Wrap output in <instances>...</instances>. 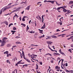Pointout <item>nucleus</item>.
I'll list each match as a JSON object with an SVG mask.
<instances>
[{
  "mask_svg": "<svg viewBox=\"0 0 73 73\" xmlns=\"http://www.w3.org/2000/svg\"><path fill=\"white\" fill-rule=\"evenodd\" d=\"M7 39V38L6 37L3 38L2 39V42L0 46H3L5 44V43H6L5 41H6Z\"/></svg>",
  "mask_w": 73,
  "mask_h": 73,
  "instance_id": "1",
  "label": "nucleus"
},
{
  "mask_svg": "<svg viewBox=\"0 0 73 73\" xmlns=\"http://www.w3.org/2000/svg\"><path fill=\"white\" fill-rule=\"evenodd\" d=\"M22 56H23V58H24L25 60H26L27 61V62H30V60H29V59L25 58V55L24 54V52L23 51H22Z\"/></svg>",
  "mask_w": 73,
  "mask_h": 73,
  "instance_id": "2",
  "label": "nucleus"
},
{
  "mask_svg": "<svg viewBox=\"0 0 73 73\" xmlns=\"http://www.w3.org/2000/svg\"><path fill=\"white\" fill-rule=\"evenodd\" d=\"M36 18L39 20H40V21H42V19L40 17V16L39 15H38V16L36 17Z\"/></svg>",
  "mask_w": 73,
  "mask_h": 73,
  "instance_id": "3",
  "label": "nucleus"
},
{
  "mask_svg": "<svg viewBox=\"0 0 73 73\" xmlns=\"http://www.w3.org/2000/svg\"><path fill=\"white\" fill-rule=\"evenodd\" d=\"M9 7L8 6H6L5 8L3 9V11H5L6 9H9Z\"/></svg>",
  "mask_w": 73,
  "mask_h": 73,
  "instance_id": "4",
  "label": "nucleus"
},
{
  "mask_svg": "<svg viewBox=\"0 0 73 73\" xmlns=\"http://www.w3.org/2000/svg\"><path fill=\"white\" fill-rule=\"evenodd\" d=\"M30 7H31V5L27 6L25 10H28V11H29V9H30Z\"/></svg>",
  "mask_w": 73,
  "mask_h": 73,
  "instance_id": "5",
  "label": "nucleus"
},
{
  "mask_svg": "<svg viewBox=\"0 0 73 73\" xmlns=\"http://www.w3.org/2000/svg\"><path fill=\"white\" fill-rule=\"evenodd\" d=\"M21 8V7H19L18 9H17L15 10V12H17V11H20V9Z\"/></svg>",
  "mask_w": 73,
  "mask_h": 73,
  "instance_id": "6",
  "label": "nucleus"
},
{
  "mask_svg": "<svg viewBox=\"0 0 73 73\" xmlns=\"http://www.w3.org/2000/svg\"><path fill=\"white\" fill-rule=\"evenodd\" d=\"M47 44H48V45L49 44H52V43H53V42L51 41H48L47 42Z\"/></svg>",
  "mask_w": 73,
  "mask_h": 73,
  "instance_id": "7",
  "label": "nucleus"
},
{
  "mask_svg": "<svg viewBox=\"0 0 73 73\" xmlns=\"http://www.w3.org/2000/svg\"><path fill=\"white\" fill-rule=\"evenodd\" d=\"M55 69H59V70H60V67H58V66H56L55 67Z\"/></svg>",
  "mask_w": 73,
  "mask_h": 73,
  "instance_id": "8",
  "label": "nucleus"
},
{
  "mask_svg": "<svg viewBox=\"0 0 73 73\" xmlns=\"http://www.w3.org/2000/svg\"><path fill=\"white\" fill-rule=\"evenodd\" d=\"M63 12H64L65 13H66V12L68 11V10H66V9L64 8L63 9Z\"/></svg>",
  "mask_w": 73,
  "mask_h": 73,
  "instance_id": "9",
  "label": "nucleus"
},
{
  "mask_svg": "<svg viewBox=\"0 0 73 73\" xmlns=\"http://www.w3.org/2000/svg\"><path fill=\"white\" fill-rule=\"evenodd\" d=\"M61 8H64L63 7H58V8H57V9L58 11V10H60Z\"/></svg>",
  "mask_w": 73,
  "mask_h": 73,
  "instance_id": "10",
  "label": "nucleus"
},
{
  "mask_svg": "<svg viewBox=\"0 0 73 73\" xmlns=\"http://www.w3.org/2000/svg\"><path fill=\"white\" fill-rule=\"evenodd\" d=\"M38 31H39L40 32L39 33H42V34L43 33H42V32H43V30H41L40 29H38Z\"/></svg>",
  "mask_w": 73,
  "mask_h": 73,
  "instance_id": "11",
  "label": "nucleus"
},
{
  "mask_svg": "<svg viewBox=\"0 0 73 73\" xmlns=\"http://www.w3.org/2000/svg\"><path fill=\"white\" fill-rule=\"evenodd\" d=\"M45 27V23H44L43 26L41 27V29H44Z\"/></svg>",
  "mask_w": 73,
  "mask_h": 73,
  "instance_id": "12",
  "label": "nucleus"
},
{
  "mask_svg": "<svg viewBox=\"0 0 73 73\" xmlns=\"http://www.w3.org/2000/svg\"><path fill=\"white\" fill-rule=\"evenodd\" d=\"M16 44H21L22 43L20 42L17 41L16 42Z\"/></svg>",
  "mask_w": 73,
  "mask_h": 73,
  "instance_id": "13",
  "label": "nucleus"
},
{
  "mask_svg": "<svg viewBox=\"0 0 73 73\" xmlns=\"http://www.w3.org/2000/svg\"><path fill=\"white\" fill-rule=\"evenodd\" d=\"M60 22H62L63 21V17H62L60 19Z\"/></svg>",
  "mask_w": 73,
  "mask_h": 73,
  "instance_id": "14",
  "label": "nucleus"
},
{
  "mask_svg": "<svg viewBox=\"0 0 73 73\" xmlns=\"http://www.w3.org/2000/svg\"><path fill=\"white\" fill-rule=\"evenodd\" d=\"M3 23L4 24H5L7 25H8V22L7 21H5L3 22Z\"/></svg>",
  "mask_w": 73,
  "mask_h": 73,
  "instance_id": "15",
  "label": "nucleus"
},
{
  "mask_svg": "<svg viewBox=\"0 0 73 73\" xmlns=\"http://www.w3.org/2000/svg\"><path fill=\"white\" fill-rule=\"evenodd\" d=\"M51 36H49L46 38V40H48V39H51Z\"/></svg>",
  "mask_w": 73,
  "mask_h": 73,
  "instance_id": "16",
  "label": "nucleus"
},
{
  "mask_svg": "<svg viewBox=\"0 0 73 73\" xmlns=\"http://www.w3.org/2000/svg\"><path fill=\"white\" fill-rule=\"evenodd\" d=\"M70 39H71L72 41L73 42V35L70 36Z\"/></svg>",
  "mask_w": 73,
  "mask_h": 73,
  "instance_id": "17",
  "label": "nucleus"
},
{
  "mask_svg": "<svg viewBox=\"0 0 73 73\" xmlns=\"http://www.w3.org/2000/svg\"><path fill=\"white\" fill-rule=\"evenodd\" d=\"M48 47L49 48V49H50L51 50V51H53V50L52 49H51L50 48V47L49 44H48Z\"/></svg>",
  "mask_w": 73,
  "mask_h": 73,
  "instance_id": "18",
  "label": "nucleus"
},
{
  "mask_svg": "<svg viewBox=\"0 0 73 73\" xmlns=\"http://www.w3.org/2000/svg\"><path fill=\"white\" fill-rule=\"evenodd\" d=\"M25 16H24L23 19H22V21H25Z\"/></svg>",
  "mask_w": 73,
  "mask_h": 73,
  "instance_id": "19",
  "label": "nucleus"
},
{
  "mask_svg": "<svg viewBox=\"0 0 73 73\" xmlns=\"http://www.w3.org/2000/svg\"><path fill=\"white\" fill-rule=\"evenodd\" d=\"M4 54H8V51H6L4 52Z\"/></svg>",
  "mask_w": 73,
  "mask_h": 73,
  "instance_id": "20",
  "label": "nucleus"
},
{
  "mask_svg": "<svg viewBox=\"0 0 73 73\" xmlns=\"http://www.w3.org/2000/svg\"><path fill=\"white\" fill-rule=\"evenodd\" d=\"M15 15L14 16V18H13V20H15V16H16V17H17V18L18 17V16L16 14H15Z\"/></svg>",
  "mask_w": 73,
  "mask_h": 73,
  "instance_id": "21",
  "label": "nucleus"
},
{
  "mask_svg": "<svg viewBox=\"0 0 73 73\" xmlns=\"http://www.w3.org/2000/svg\"><path fill=\"white\" fill-rule=\"evenodd\" d=\"M70 12H71V11H70V13H66L65 14V16H68V14H69V13H70Z\"/></svg>",
  "mask_w": 73,
  "mask_h": 73,
  "instance_id": "22",
  "label": "nucleus"
},
{
  "mask_svg": "<svg viewBox=\"0 0 73 73\" xmlns=\"http://www.w3.org/2000/svg\"><path fill=\"white\" fill-rule=\"evenodd\" d=\"M31 46H38V45H35L33 44H31Z\"/></svg>",
  "mask_w": 73,
  "mask_h": 73,
  "instance_id": "23",
  "label": "nucleus"
},
{
  "mask_svg": "<svg viewBox=\"0 0 73 73\" xmlns=\"http://www.w3.org/2000/svg\"><path fill=\"white\" fill-rule=\"evenodd\" d=\"M60 53H61V54H62V55H64V56H65V54L64 52H61Z\"/></svg>",
  "mask_w": 73,
  "mask_h": 73,
  "instance_id": "24",
  "label": "nucleus"
},
{
  "mask_svg": "<svg viewBox=\"0 0 73 73\" xmlns=\"http://www.w3.org/2000/svg\"><path fill=\"white\" fill-rule=\"evenodd\" d=\"M36 69H38V65L37 64H36Z\"/></svg>",
  "mask_w": 73,
  "mask_h": 73,
  "instance_id": "25",
  "label": "nucleus"
},
{
  "mask_svg": "<svg viewBox=\"0 0 73 73\" xmlns=\"http://www.w3.org/2000/svg\"><path fill=\"white\" fill-rule=\"evenodd\" d=\"M44 17V16L42 15V23H43V21H44V17Z\"/></svg>",
  "mask_w": 73,
  "mask_h": 73,
  "instance_id": "26",
  "label": "nucleus"
},
{
  "mask_svg": "<svg viewBox=\"0 0 73 73\" xmlns=\"http://www.w3.org/2000/svg\"><path fill=\"white\" fill-rule=\"evenodd\" d=\"M38 35V33H35L34 34V36H37Z\"/></svg>",
  "mask_w": 73,
  "mask_h": 73,
  "instance_id": "27",
  "label": "nucleus"
},
{
  "mask_svg": "<svg viewBox=\"0 0 73 73\" xmlns=\"http://www.w3.org/2000/svg\"><path fill=\"white\" fill-rule=\"evenodd\" d=\"M21 25H23L24 26V27H25V26H26L25 25V24H24V23H22L21 24Z\"/></svg>",
  "mask_w": 73,
  "mask_h": 73,
  "instance_id": "28",
  "label": "nucleus"
},
{
  "mask_svg": "<svg viewBox=\"0 0 73 73\" xmlns=\"http://www.w3.org/2000/svg\"><path fill=\"white\" fill-rule=\"evenodd\" d=\"M70 4H73V1H70L69 2Z\"/></svg>",
  "mask_w": 73,
  "mask_h": 73,
  "instance_id": "29",
  "label": "nucleus"
},
{
  "mask_svg": "<svg viewBox=\"0 0 73 73\" xmlns=\"http://www.w3.org/2000/svg\"><path fill=\"white\" fill-rule=\"evenodd\" d=\"M54 1H50V3H51L52 4H54Z\"/></svg>",
  "mask_w": 73,
  "mask_h": 73,
  "instance_id": "30",
  "label": "nucleus"
},
{
  "mask_svg": "<svg viewBox=\"0 0 73 73\" xmlns=\"http://www.w3.org/2000/svg\"><path fill=\"white\" fill-rule=\"evenodd\" d=\"M31 58H32V59H33V60H36V59H34V58H33V57H32V55H31Z\"/></svg>",
  "mask_w": 73,
  "mask_h": 73,
  "instance_id": "31",
  "label": "nucleus"
},
{
  "mask_svg": "<svg viewBox=\"0 0 73 73\" xmlns=\"http://www.w3.org/2000/svg\"><path fill=\"white\" fill-rule=\"evenodd\" d=\"M29 29V28L28 27V25H27V30H28V29Z\"/></svg>",
  "mask_w": 73,
  "mask_h": 73,
  "instance_id": "32",
  "label": "nucleus"
},
{
  "mask_svg": "<svg viewBox=\"0 0 73 73\" xmlns=\"http://www.w3.org/2000/svg\"><path fill=\"white\" fill-rule=\"evenodd\" d=\"M11 32L12 33H15L16 32V31H11Z\"/></svg>",
  "mask_w": 73,
  "mask_h": 73,
  "instance_id": "33",
  "label": "nucleus"
},
{
  "mask_svg": "<svg viewBox=\"0 0 73 73\" xmlns=\"http://www.w3.org/2000/svg\"><path fill=\"white\" fill-rule=\"evenodd\" d=\"M68 51H69V52H70L71 53H72V50H71L70 49H69L68 50Z\"/></svg>",
  "mask_w": 73,
  "mask_h": 73,
  "instance_id": "34",
  "label": "nucleus"
},
{
  "mask_svg": "<svg viewBox=\"0 0 73 73\" xmlns=\"http://www.w3.org/2000/svg\"><path fill=\"white\" fill-rule=\"evenodd\" d=\"M16 28L15 27H14L13 28V30H16Z\"/></svg>",
  "mask_w": 73,
  "mask_h": 73,
  "instance_id": "35",
  "label": "nucleus"
},
{
  "mask_svg": "<svg viewBox=\"0 0 73 73\" xmlns=\"http://www.w3.org/2000/svg\"><path fill=\"white\" fill-rule=\"evenodd\" d=\"M60 30L59 29H57L56 30V32H60Z\"/></svg>",
  "mask_w": 73,
  "mask_h": 73,
  "instance_id": "36",
  "label": "nucleus"
},
{
  "mask_svg": "<svg viewBox=\"0 0 73 73\" xmlns=\"http://www.w3.org/2000/svg\"><path fill=\"white\" fill-rule=\"evenodd\" d=\"M11 25H13V23H11L9 24V27H10Z\"/></svg>",
  "mask_w": 73,
  "mask_h": 73,
  "instance_id": "37",
  "label": "nucleus"
},
{
  "mask_svg": "<svg viewBox=\"0 0 73 73\" xmlns=\"http://www.w3.org/2000/svg\"><path fill=\"white\" fill-rule=\"evenodd\" d=\"M23 66H25L26 67H28V65H23Z\"/></svg>",
  "mask_w": 73,
  "mask_h": 73,
  "instance_id": "38",
  "label": "nucleus"
},
{
  "mask_svg": "<svg viewBox=\"0 0 73 73\" xmlns=\"http://www.w3.org/2000/svg\"><path fill=\"white\" fill-rule=\"evenodd\" d=\"M15 72H16V73H17V69H15L14 70Z\"/></svg>",
  "mask_w": 73,
  "mask_h": 73,
  "instance_id": "39",
  "label": "nucleus"
},
{
  "mask_svg": "<svg viewBox=\"0 0 73 73\" xmlns=\"http://www.w3.org/2000/svg\"><path fill=\"white\" fill-rule=\"evenodd\" d=\"M41 2H38V3H37V5H38V4H39V3H41Z\"/></svg>",
  "mask_w": 73,
  "mask_h": 73,
  "instance_id": "40",
  "label": "nucleus"
},
{
  "mask_svg": "<svg viewBox=\"0 0 73 73\" xmlns=\"http://www.w3.org/2000/svg\"><path fill=\"white\" fill-rule=\"evenodd\" d=\"M64 34H63L62 35H59L58 36H57L58 37H60L61 36H62V35H64Z\"/></svg>",
  "mask_w": 73,
  "mask_h": 73,
  "instance_id": "41",
  "label": "nucleus"
},
{
  "mask_svg": "<svg viewBox=\"0 0 73 73\" xmlns=\"http://www.w3.org/2000/svg\"><path fill=\"white\" fill-rule=\"evenodd\" d=\"M48 54H49L50 56H52V55H51V54H49V53L47 54H46V55H48Z\"/></svg>",
  "mask_w": 73,
  "mask_h": 73,
  "instance_id": "42",
  "label": "nucleus"
},
{
  "mask_svg": "<svg viewBox=\"0 0 73 73\" xmlns=\"http://www.w3.org/2000/svg\"><path fill=\"white\" fill-rule=\"evenodd\" d=\"M69 72H70V73H73V70H71V71H69Z\"/></svg>",
  "mask_w": 73,
  "mask_h": 73,
  "instance_id": "43",
  "label": "nucleus"
},
{
  "mask_svg": "<svg viewBox=\"0 0 73 73\" xmlns=\"http://www.w3.org/2000/svg\"><path fill=\"white\" fill-rule=\"evenodd\" d=\"M17 63H18V64H21V62H20V61H19V62H17Z\"/></svg>",
  "mask_w": 73,
  "mask_h": 73,
  "instance_id": "44",
  "label": "nucleus"
},
{
  "mask_svg": "<svg viewBox=\"0 0 73 73\" xmlns=\"http://www.w3.org/2000/svg\"><path fill=\"white\" fill-rule=\"evenodd\" d=\"M66 72H67L68 73H68H70V71H68V70H66Z\"/></svg>",
  "mask_w": 73,
  "mask_h": 73,
  "instance_id": "45",
  "label": "nucleus"
},
{
  "mask_svg": "<svg viewBox=\"0 0 73 73\" xmlns=\"http://www.w3.org/2000/svg\"><path fill=\"white\" fill-rule=\"evenodd\" d=\"M7 47H9V44H8L7 45Z\"/></svg>",
  "mask_w": 73,
  "mask_h": 73,
  "instance_id": "46",
  "label": "nucleus"
},
{
  "mask_svg": "<svg viewBox=\"0 0 73 73\" xmlns=\"http://www.w3.org/2000/svg\"><path fill=\"white\" fill-rule=\"evenodd\" d=\"M51 37H52V38H54V35L51 36Z\"/></svg>",
  "mask_w": 73,
  "mask_h": 73,
  "instance_id": "47",
  "label": "nucleus"
},
{
  "mask_svg": "<svg viewBox=\"0 0 73 73\" xmlns=\"http://www.w3.org/2000/svg\"><path fill=\"white\" fill-rule=\"evenodd\" d=\"M58 54V53H54V56H55V54Z\"/></svg>",
  "mask_w": 73,
  "mask_h": 73,
  "instance_id": "48",
  "label": "nucleus"
},
{
  "mask_svg": "<svg viewBox=\"0 0 73 73\" xmlns=\"http://www.w3.org/2000/svg\"><path fill=\"white\" fill-rule=\"evenodd\" d=\"M7 62L8 63L9 62V60H7Z\"/></svg>",
  "mask_w": 73,
  "mask_h": 73,
  "instance_id": "49",
  "label": "nucleus"
},
{
  "mask_svg": "<svg viewBox=\"0 0 73 73\" xmlns=\"http://www.w3.org/2000/svg\"><path fill=\"white\" fill-rule=\"evenodd\" d=\"M59 24H60V25H62V23H61V22H59Z\"/></svg>",
  "mask_w": 73,
  "mask_h": 73,
  "instance_id": "50",
  "label": "nucleus"
},
{
  "mask_svg": "<svg viewBox=\"0 0 73 73\" xmlns=\"http://www.w3.org/2000/svg\"><path fill=\"white\" fill-rule=\"evenodd\" d=\"M35 33V31H32V33Z\"/></svg>",
  "mask_w": 73,
  "mask_h": 73,
  "instance_id": "51",
  "label": "nucleus"
},
{
  "mask_svg": "<svg viewBox=\"0 0 73 73\" xmlns=\"http://www.w3.org/2000/svg\"><path fill=\"white\" fill-rule=\"evenodd\" d=\"M57 38V36H56L54 35V38Z\"/></svg>",
  "mask_w": 73,
  "mask_h": 73,
  "instance_id": "52",
  "label": "nucleus"
},
{
  "mask_svg": "<svg viewBox=\"0 0 73 73\" xmlns=\"http://www.w3.org/2000/svg\"><path fill=\"white\" fill-rule=\"evenodd\" d=\"M25 18H26V19H28V17L27 16H25Z\"/></svg>",
  "mask_w": 73,
  "mask_h": 73,
  "instance_id": "53",
  "label": "nucleus"
},
{
  "mask_svg": "<svg viewBox=\"0 0 73 73\" xmlns=\"http://www.w3.org/2000/svg\"><path fill=\"white\" fill-rule=\"evenodd\" d=\"M59 51L60 53H61V52H62V51H61V49H60L59 50Z\"/></svg>",
  "mask_w": 73,
  "mask_h": 73,
  "instance_id": "54",
  "label": "nucleus"
},
{
  "mask_svg": "<svg viewBox=\"0 0 73 73\" xmlns=\"http://www.w3.org/2000/svg\"><path fill=\"white\" fill-rule=\"evenodd\" d=\"M54 51L55 52H56V53H57V51L56 50H53V51Z\"/></svg>",
  "mask_w": 73,
  "mask_h": 73,
  "instance_id": "55",
  "label": "nucleus"
},
{
  "mask_svg": "<svg viewBox=\"0 0 73 73\" xmlns=\"http://www.w3.org/2000/svg\"><path fill=\"white\" fill-rule=\"evenodd\" d=\"M39 63L40 64H41V65H42V62H40Z\"/></svg>",
  "mask_w": 73,
  "mask_h": 73,
  "instance_id": "56",
  "label": "nucleus"
},
{
  "mask_svg": "<svg viewBox=\"0 0 73 73\" xmlns=\"http://www.w3.org/2000/svg\"><path fill=\"white\" fill-rule=\"evenodd\" d=\"M42 37V36H39V38H41Z\"/></svg>",
  "mask_w": 73,
  "mask_h": 73,
  "instance_id": "57",
  "label": "nucleus"
},
{
  "mask_svg": "<svg viewBox=\"0 0 73 73\" xmlns=\"http://www.w3.org/2000/svg\"><path fill=\"white\" fill-rule=\"evenodd\" d=\"M67 11H68L67 13H70V10H68Z\"/></svg>",
  "mask_w": 73,
  "mask_h": 73,
  "instance_id": "58",
  "label": "nucleus"
},
{
  "mask_svg": "<svg viewBox=\"0 0 73 73\" xmlns=\"http://www.w3.org/2000/svg\"><path fill=\"white\" fill-rule=\"evenodd\" d=\"M2 11L1 10L0 12V15H1V13H2Z\"/></svg>",
  "mask_w": 73,
  "mask_h": 73,
  "instance_id": "59",
  "label": "nucleus"
},
{
  "mask_svg": "<svg viewBox=\"0 0 73 73\" xmlns=\"http://www.w3.org/2000/svg\"><path fill=\"white\" fill-rule=\"evenodd\" d=\"M66 66H68V63H66Z\"/></svg>",
  "mask_w": 73,
  "mask_h": 73,
  "instance_id": "60",
  "label": "nucleus"
},
{
  "mask_svg": "<svg viewBox=\"0 0 73 73\" xmlns=\"http://www.w3.org/2000/svg\"><path fill=\"white\" fill-rule=\"evenodd\" d=\"M31 20H30L29 21V24H30L31 23Z\"/></svg>",
  "mask_w": 73,
  "mask_h": 73,
  "instance_id": "61",
  "label": "nucleus"
},
{
  "mask_svg": "<svg viewBox=\"0 0 73 73\" xmlns=\"http://www.w3.org/2000/svg\"><path fill=\"white\" fill-rule=\"evenodd\" d=\"M44 3H46V2H47V0H44Z\"/></svg>",
  "mask_w": 73,
  "mask_h": 73,
  "instance_id": "62",
  "label": "nucleus"
},
{
  "mask_svg": "<svg viewBox=\"0 0 73 73\" xmlns=\"http://www.w3.org/2000/svg\"><path fill=\"white\" fill-rule=\"evenodd\" d=\"M71 47H72V48H73V44L71 45Z\"/></svg>",
  "mask_w": 73,
  "mask_h": 73,
  "instance_id": "63",
  "label": "nucleus"
},
{
  "mask_svg": "<svg viewBox=\"0 0 73 73\" xmlns=\"http://www.w3.org/2000/svg\"><path fill=\"white\" fill-rule=\"evenodd\" d=\"M16 46H13V48H15V47H16Z\"/></svg>",
  "mask_w": 73,
  "mask_h": 73,
  "instance_id": "64",
  "label": "nucleus"
}]
</instances>
